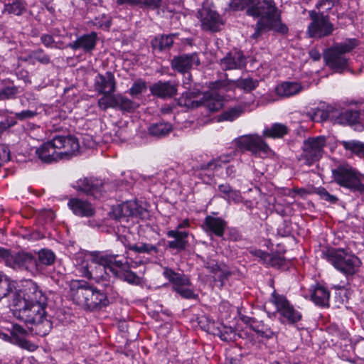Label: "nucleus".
I'll list each match as a JSON object with an SVG mask.
<instances>
[{"instance_id": "13d9d810", "label": "nucleus", "mask_w": 364, "mask_h": 364, "mask_svg": "<svg viewBox=\"0 0 364 364\" xmlns=\"http://www.w3.org/2000/svg\"><path fill=\"white\" fill-rule=\"evenodd\" d=\"M30 58H33L34 60L44 65H47L50 62L49 55L46 54L44 51L41 48L33 51L30 55Z\"/></svg>"}, {"instance_id": "a18cd8bd", "label": "nucleus", "mask_w": 364, "mask_h": 364, "mask_svg": "<svg viewBox=\"0 0 364 364\" xmlns=\"http://www.w3.org/2000/svg\"><path fill=\"white\" fill-rule=\"evenodd\" d=\"M117 107L122 110L127 111V112H132L137 107L136 103H134L131 100L128 99L127 97L122 95H117Z\"/></svg>"}, {"instance_id": "3c124183", "label": "nucleus", "mask_w": 364, "mask_h": 364, "mask_svg": "<svg viewBox=\"0 0 364 364\" xmlns=\"http://www.w3.org/2000/svg\"><path fill=\"white\" fill-rule=\"evenodd\" d=\"M18 93V87L15 85L5 87L0 90V100L15 98Z\"/></svg>"}, {"instance_id": "338daca9", "label": "nucleus", "mask_w": 364, "mask_h": 364, "mask_svg": "<svg viewBox=\"0 0 364 364\" xmlns=\"http://www.w3.org/2000/svg\"><path fill=\"white\" fill-rule=\"evenodd\" d=\"M41 43L47 48H53L55 40L53 36L49 34H43L41 36Z\"/></svg>"}, {"instance_id": "c756f323", "label": "nucleus", "mask_w": 364, "mask_h": 364, "mask_svg": "<svg viewBox=\"0 0 364 364\" xmlns=\"http://www.w3.org/2000/svg\"><path fill=\"white\" fill-rule=\"evenodd\" d=\"M27 331L18 324H14L11 329V342L24 349L33 351L37 346L26 338Z\"/></svg>"}, {"instance_id": "393cba45", "label": "nucleus", "mask_w": 364, "mask_h": 364, "mask_svg": "<svg viewBox=\"0 0 364 364\" xmlns=\"http://www.w3.org/2000/svg\"><path fill=\"white\" fill-rule=\"evenodd\" d=\"M149 90L154 96L159 98H171L177 94L178 84L173 81L159 80L150 86Z\"/></svg>"}, {"instance_id": "79ce46f5", "label": "nucleus", "mask_w": 364, "mask_h": 364, "mask_svg": "<svg viewBox=\"0 0 364 364\" xmlns=\"http://www.w3.org/2000/svg\"><path fill=\"white\" fill-rule=\"evenodd\" d=\"M260 2L261 0H240L241 9L245 10L247 15L250 16L259 18Z\"/></svg>"}, {"instance_id": "9d476101", "label": "nucleus", "mask_w": 364, "mask_h": 364, "mask_svg": "<svg viewBox=\"0 0 364 364\" xmlns=\"http://www.w3.org/2000/svg\"><path fill=\"white\" fill-rule=\"evenodd\" d=\"M259 19L273 26V31L285 34L288 28L283 23L281 17V11L277 8L274 0H262L259 7Z\"/></svg>"}, {"instance_id": "2eb2a0df", "label": "nucleus", "mask_w": 364, "mask_h": 364, "mask_svg": "<svg viewBox=\"0 0 364 364\" xmlns=\"http://www.w3.org/2000/svg\"><path fill=\"white\" fill-rule=\"evenodd\" d=\"M163 275L173 284V289L183 298L196 299L197 295L190 288L191 282L189 278L183 274L176 272L172 269L165 267Z\"/></svg>"}, {"instance_id": "f3484780", "label": "nucleus", "mask_w": 364, "mask_h": 364, "mask_svg": "<svg viewBox=\"0 0 364 364\" xmlns=\"http://www.w3.org/2000/svg\"><path fill=\"white\" fill-rule=\"evenodd\" d=\"M53 139L63 160H69L79 152L80 144L75 136L70 134H55Z\"/></svg>"}, {"instance_id": "4468645a", "label": "nucleus", "mask_w": 364, "mask_h": 364, "mask_svg": "<svg viewBox=\"0 0 364 364\" xmlns=\"http://www.w3.org/2000/svg\"><path fill=\"white\" fill-rule=\"evenodd\" d=\"M271 301L275 306L277 311L282 317V322L294 324L301 320V314L294 308L284 296L274 291L272 294Z\"/></svg>"}, {"instance_id": "473e14b6", "label": "nucleus", "mask_w": 364, "mask_h": 364, "mask_svg": "<svg viewBox=\"0 0 364 364\" xmlns=\"http://www.w3.org/2000/svg\"><path fill=\"white\" fill-rule=\"evenodd\" d=\"M168 237L174 238L173 240L168 242V247L171 249L177 250L178 251L184 250L186 248L188 241L187 237L188 232L186 231H179L178 230H169L167 232Z\"/></svg>"}, {"instance_id": "412c9836", "label": "nucleus", "mask_w": 364, "mask_h": 364, "mask_svg": "<svg viewBox=\"0 0 364 364\" xmlns=\"http://www.w3.org/2000/svg\"><path fill=\"white\" fill-rule=\"evenodd\" d=\"M203 30L210 32H217L221 29L223 24L220 15L215 11L203 8L198 11Z\"/></svg>"}, {"instance_id": "864d4df0", "label": "nucleus", "mask_w": 364, "mask_h": 364, "mask_svg": "<svg viewBox=\"0 0 364 364\" xmlns=\"http://www.w3.org/2000/svg\"><path fill=\"white\" fill-rule=\"evenodd\" d=\"M14 284L9 279H4L0 284V299L9 296L14 291Z\"/></svg>"}, {"instance_id": "aec40b11", "label": "nucleus", "mask_w": 364, "mask_h": 364, "mask_svg": "<svg viewBox=\"0 0 364 364\" xmlns=\"http://www.w3.org/2000/svg\"><path fill=\"white\" fill-rule=\"evenodd\" d=\"M17 303L47 306V297L36 283L27 281L23 289V297Z\"/></svg>"}, {"instance_id": "c85d7f7f", "label": "nucleus", "mask_w": 364, "mask_h": 364, "mask_svg": "<svg viewBox=\"0 0 364 364\" xmlns=\"http://www.w3.org/2000/svg\"><path fill=\"white\" fill-rule=\"evenodd\" d=\"M116 82L114 75L107 72L105 75L98 74L95 78V89L100 94H113Z\"/></svg>"}, {"instance_id": "49530a36", "label": "nucleus", "mask_w": 364, "mask_h": 364, "mask_svg": "<svg viewBox=\"0 0 364 364\" xmlns=\"http://www.w3.org/2000/svg\"><path fill=\"white\" fill-rule=\"evenodd\" d=\"M273 31V26H270V24L264 22L263 19H259L255 24V32L252 34L251 38L254 40H257L265 31Z\"/></svg>"}, {"instance_id": "4be33fe9", "label": "nucleus", "mask_w": 364, "mask_h": 364, "mask_svg": "<svg viewBox=\"0 0 364 364\" xmlns=\"http://www.w3.org/2000/svg\"><path fill=\"white\" fill-rule=\"evenodd\" d=\"M53 139L42 144L36 149V154L43 163L51 164L63 160L60 151L55 148Z\"/></svg>"}, {"instance_id": "e433bc0d", "label": "nucleus", "mask_w": 364, "mask_h": 364, "mask_svg": "<svg viewBox=\"0 0 364 364\" xmlns=\"http://www.w3.org/2000/svg\"><path fill=\"white\" fill-rule=\"evenodd\" d=\"M289 132L288 127L282 123H274L270 127L264 129L262 134L267 138H282Z\"/></svg>"}, {"instance_id": "de8ad7c7", "label": "nucleus", "mask_w": 364, "mask_h": 364, "mask_svg": "<svg viewBox=\"0 0 364 364\" xmlns=\"http://www.w3.org/2000/svg\"><path fill=\"white\" fill-rule=\"evenodd\" d=\"M273 31V26H270V24L264 22L263 19H259L255 24V32L252 34L251 38L254 40H257L265 31Z\"/></svg>"}, {"instance_id": "a211bd4d", "label": "nucleus", "mask_w": 364, "mask_h": 364, "mask_svg": "<svg viewBox=\"0 0 364 364\" xmlns=\"http://www.w3.org/2000/svg\"><path fill=\"white\" fill-rule=\"evenodd\" d=\"M112 214L116 219L119 220L129 217L143 219L147 215V211L136 200H128L114 208Z\"/></svg>"}, {"instance_id": "0eeeda50", "label": "nucleus", "mask_w": 364, "mask_h": 364, "mask_svg": "<svg viewBox=\"0 0 364 364\" xmlns=\"http://www.w3.org/2000/svg\"><path fill=\"white\" fill-rule=\"evenodd\" d=\"M355 46V40H349L328 48L323 56L326 65L337 72H342L348 68L346 54L350 52Z\"/></svg>"}, {"instance_id": "a19ab883", "label": "nucleus", "mask_w": 364, "mask_h": 364, "mask_svg": "<svg viewBox=\"0 0 364 364\" xmlns=\"http://www.w3.org/2000/svg\"><path fill=\"white\" fill-rule=\"evenodd\" d=\"M175 35H161L155 38L151 41V46L154 49H158L161 51L166 49H169L173 43V37Z\"/></svg>"}, {"instance_id": "8fccbe9b", "label": "nucleus", "mask_w": 364, "mask_h": 364, "mask_svg": "<svg viewBox=\"0 0 364 364\" xmlns=\"http://www.w3.org/2000/svg\"><path fill=\"white\" fill-rule=\"evenodd\" d=\"M92 23L93 25L97 28L108 31L112 25V17L106 14H102L95 18Z\"/></svg>"}, {"instance_id": "cd10ccee", "label": "nucleus", "mask_w": 364, "mask_h": 364, "mask_svg": "<svg viewBox=\"0 0 364 364\" xmlns=\"http://www.w3.org/2000/svg\"><path fill=\"white\" fill-rule=\"evenodd\" d=\"M230 84H232L235 87L246 92H250L258 87L259 81L252 77H240L236 80H229L226 78L224 80L215 82V87L218 88L225 87Z\"/></svg>"}, {"instance_id": "052dcab7", "label": "nucleus", "mask_w": 364, "mask_h": 364, "mask_svg": "<svg viewBox=\"0 0 364 364\" xmlns=\"http://www.w3.org/2000/svg\"><path fill=\"white\" fill-rule=\"evenodd\" d=\"M267 263H268L272 267L283 268L286 266V259L283 257L278 255H269Z\"/></svg>"}, {"instance_id": "39448f33", "label": "nucleus", "mask_w": 364, "mask_h": 364, "mask_svg": "<svg viewBox=\"0 0 364 364\" xmlns=\"http://www.w3.org/2000/svg\"><path fill=\"white\" fill-rule=\"evenodd\" d=\"M90 260L92 263L98 264L95 270H90L88 263L86 261H82L80 264L77 267L78 272L81 275L87 279H93L97 282L95 279L96 274H103L104 272H108V267L110 264H115L117 267H122L124 264L122 260H118L119 255L114 254H109L105 252L92 251L89 253Z\"/></svg>"}, {"instance_id": "c9c22d12", "label": "nucleus", "mask_w": 364, "mask_h": 364, "mask_svg": "<svg viewBox=\"0 0 364 364\" xmlns=\"http://www.w3.org/2000/svg\"><path fill=\"white\" fill-rule=\"evenodd\" d=\"M302 90V86L295 82H284L276 87V92L283 97H289L298 94Z\"/></svg>"}, {"instance_id": "9b49d317", "label": "nucleus", "mask_w": 364, "mask_h": 364, "mask_svg": "<svg viewBox=\"0 0 364 364\" xmlns=\"http://www.w3.org/2000/svg\"><path fill=\"white\" fill-rule=\"evenodd\" d=\"M326 144V137L323 136L309 137L304 140L299 161L305 165L311 166L322 157Z\"/></svg>"}, {"instance_id": "f704fd0d", "label": "nucleus", "mask_w": 364, "mask_h": 364, "mask_svg": "<svg viewBox=\"0 0 364 364\" xmlns=\"http://www.w3.org/2000/svg\"><path fill=\"white\" fill-rule=\"evenodd\" d=\"M55 260V255L50 250L42 249L38 252V259H36V275L43 274L45 268L52 265Z\"/></svg>"}, {"instance_id": "58836bf2", "label": "nucleus", "mask_w": 364, "mask_h": 364, "mask_svg": "<svg viewBox=\"0 0 364 364\" xmlns=\"http://www.w3.org/2000/svg\"><path fill=\"white\" fill-rule=\"evenodd\" d=\"M26 10L24 0H14L11 3L4 4L2 14L8 13L16 16H21Z\"/></svg>"}, {"instance_id": "f03ea898", "label": "nucleus", "mask_w": 364, "mask_h": 364, "mask_svg": "<svg viewBox=\"0 0 364 364\" xmlns=\"http://www.w3.org/2000/svg\"><path fill=\"white\" fill-rule=\"evenodd\" d=\"M71 291L73 301L86 310H100L109 303L107 292L98 290L85 281H73Z\"/></svg>"}, {"instance_id": "ea45409f", "label": "nucleus", "mask_w": 364, "mask_h": 364, "mask_svg": "<svg viewBox=\"0 0 364 364\" xmlns=\"http://www.w3.org/2000/svg\"><path fill=\"white\" fill-rule=\"evenodd\" d=\"M171 130L172 125L166 122L153 124L149 127V133L151 136L157 138H161L167 136Z\"/></svg>"}, {"instance_id": "f257e3e1", "label": "nucleus", "mask_w": 364, "mask_h": 364, "mask_svg": "<svg viewBox=\"0 0 364 364\" xmlns=\"http://www.w3.org/2000/svg\"><path fill=\"white\" fill-rule=\"evenodd\" d=\"M16 306V316L27 325L32 333L41 336L48 334L52 328V322L46 311L47 306L17 303Z\"/></svg>"}, {"instance_id": "c03bdc74", "label": "nucleus", "mask_w": 364, "mask_h": 364, "mask_svg": "<svg viewBox=\"0 0 364 364\" xmlns=\"http://www.w3.org/2000/svg\"><path fill=\"white\" fill-rule=\"evenodd\" d=\"M245 106L237 105L232 107L225 112L220 115V119L226 121H233L239 117L242 114L245 112Z\"/></svg>"}, {"instance_id": "bb28decb", "label": "nucleus", "mask_w": 364, "mask_h": 364, "mask_svg": "<svg viewBox=\"0 0 364 364\" xmlns=\"http://www.w3.org/2000/svg\"><path fill=\"white\" fill-rule=\"evenodd\" d=\"M201 227L207 234L222 237L227 228V222L220 217L207 215Z\"/></svg>"}, {"instance_id": "dca6fc26", "label": "nucleus", "mask_w": 364, "mask_h": 364, "mask_svg": "<svg viewBox=\"0 0 364 364\" xmlns=\"http://www.w3.org/2000/svg\"><path fill=\"white\" fill-rule=\"evenodd\" d=\"M36 258L31 253L18 252L11 253L7 267L16 270L26 271L33 276H36Z\"/></svg>"}, {"instance_id": "20e7f679", "label": "nucleus", "mask_w": 364, "mask_h": 364, "mask_svg": "<svg viewBox=\"0 0 364 364\" xmlns=\"http://www.w3.org/2000/svg\"><path fill=\"white\" fill-rule=\"evenodd\" d=\"M360 111L353 109L339 110L334 107H328L326 112L322 109H316L314 111L312 119L314 121L329 119L338 124L349 125L354 127L356 131H361L363 125L360 121Z\"/></svg>"}, {"instance_id": "774afa93", "label": "nucleus", "mask_w": 364, "mask_h": 364, "mask_svg": "<svg viewBox=\"0 0 364 364\" xmlns=\"http://www.w3.org/2000/svg\"><path fill=\"white\" fill-rule=\"evenodd\" d=\"M16 124V121L13 118H6L4 121L0 122V134Z\"/></svg>"}, {"instance_id": "7c9ffc66", "label": "nucleus", "mask_w": 364, "mask_h": 364, "mask_svg": "<svg viewBox=\"0 0 364 364\" xmlns=\"http://www.w3.org/2000/svg\"><path fill=\"white\" fill-rule=\"evenodd\" d=\"M311 300L321 307L329 306L330 291L323 285L316 284L309 289Z\"/></svg>"}, {"instance_id": "37998d69", "label": "nucleus", "mask_w": 364, "mask_h": 364, "mask_svg": "<svg viewBox=\"0 0 364 364\" xmlns=\"http://www.w3.org/2000/svg\"><path fill=\"white\" fill-rule=\"evenodd\" d=\"M98 106L102 110H106L108 108H117V95H114L113 94H103V96L98 100Z\"/></svg>"}, {"instance_id": "4d7b16f0", "label": "nucleus", "mask_w": 364, "mask_h": 364, "mask_svg": "<svg viewBox=\"0 0 364 364\" xmlns=\"http://www.w3.org/2000/svg\"><path fill=\"white\" fill-rule=\"evenodd\" d=\"M129 249L130 250H133L136 252H156L157 248L153 245L142 243L141 245H129Z\"/></svg>"}, {"instance_id": "423d86ee", "label": "nucleus", "mask_w": 364, "mask_h": 364, "mask_svg": "<svg viewBox=\"0 0 364 364\" xmlns=\"http://www.w3.org/2000/svg\"><path fill=\"white\" fill-rule=\"evenodd\" d=\"M335 181L352 191L364 193L363 176L348 164L338 165L332 170Z\"/></svg>"}, {"instance_id": "2f4dec72", "label": "nucleus", "mask_w": 364, "mask_h": 364, "mask_svg": "<svg viewBox=\"0 0 364 364\" xmlns=\"http://www.w3.org/2000/svg\"><path fill=\"white\" fill-rule=\"evenodd\" d=\"M68 205L75 215L80 217H91L95 214L94 208L87 200L73 198L69 200Z\"/></svg>"}, {"instance_id": "680f3d73", "label": "nucleus", "mask_w": 364, "mask_h": 364, "mask_svg": "<svg viewBox=\"0 0 364 364\" xmlns=\"http://www.w3.org/2000/svg\"><path fill=\"white\" fill-rule=\"evenodd\" d=\"M161 1L162 0H141L139 6L156 9L161 6Z\"/></svg>"}, {"instance_id": "bf43d9fd", "label": "nucleus", "mask_w": 364, "mask_h": 364, "mask_svg": "<svg viewBox=\"0 0 364 364\" xmlns=\"http://www.w3.org/2000/svg\"><path fill=\"white\" fill-rule=\"evenodd\" d=\"M146 90V85L144 81L137 80L134 82L129 89V93L133 97H136L141 93L145 92Z\"/></svg>"}, {"instance_id": "5701e85b", "label": "nucleus", "mask_w": 364, "mask_h": 364, "mask_svg": "<svg viewBox=\"0 0 364 364\" xmlns=\"http://www.w3.org/2000/svg\"><path fill=\"white\" fill-rule=\"evenodd\" d=\"M97 42V33L92 31L77 37L75 41L69 43L68 46L74 50H81L85 53H91L95 49Z\"/></svg>"}, {"instance_id": "b1692460", "label": "nucleus", "mask_w": 364, "mask_h": 364, "mask_svg": "<svg viewBox=\"0 0 364 364\" xmlns=\"http://www.w3.org/2000/svg\"><path fill=\"white\" fill-rule=\"evenodd\" d=\"M220 65L223 70L242 69L246 65V58L240 50H231L220 60Z\"/></svg>"}, {"instance_id": "09e8293b", "label": "nucleus", "mask_w": 364, "mask_h": 364, "mask_svg": "<svg viewBox=\"0 0 364 364\" xmlns=\"http://www.w3.org/2000/svg\"><path fill=\"white\" fill-rule=\"evenodd\" d=\"M273 31V26H270V24L264 22L263 19H259L255 24V32L252 34L251 38L254 40H257L265 31Z\"/></svg>"}, {"instance_id": "ddd939ff", "label": "nucleus", "mask_w": 364, "mask_h": 364, "mask_svg": "<svg viewBox=\"0 0 364 364\" xmlns=\"http://www.w3.org/2000/svg\"><path fill=\"white\" fill-rule=\"evenodd\" d=\"M235 144L240 149L248 151L257 157L266 156L271 151L269 145L258 134L240 136L235 139Z\"/></svg>"}, {"instance_id": "0e129e2a", "label": "nucleus", "mask_w": 364, "mask_h": 364, "mask_svg": "<svg viewBox=\"0 0 364 364\" xmlns=\"http://www.w3.org/2000/svg\"><path fill=\"white\" fill-rule=\"evenodd\" d=\"M223 198L227 200L228 202L232 201L235 203H239L242 201V196L239 191L232 190L228 197L223 196Z\"/></svg>"}, {"instance_id": "7ed1b4c3", "label": "nucleus", "mask_w": 364, "mask_h": 364, "mask_svg": "<svg viewBox=\"0 0 364 364\" xmlns=\"http://www.w3.org/2000/svg\"><path fill=\"white\" fill-rule=\"evenodd\" d=\"M322 257L346 277L355 274L362 264L356 255L343 248H328L323 251Z\"/></svg>"}, {"instance_id": "6e6d98bb", "label": "nucleus", "mask_w": 364, "mask_h": 364, "mask_svg": "<svg viewBox=\"0 0 364 364\" xmlns=\"http://www.w3.org/2000/svg\"><path fill=\"white\" fill-rule=\"evenodd\" d=\"M214 274L215 279L219 280L223 286L224 282L231 275V272L225 264H221Z\"/></svg>"}, {"instance_id": "4c0bfd02", "label": "nucleus", "mask_w": 364, "mask_h": 364, "mask_svg": "<svg viewBox=\"0 0 364 364\" xmlns=\"http://www.w3.org/2000/svg\"><path fill=\"white\" fill-rule=\"evenodd\" d=\"M338 144L343 146L346 151H350L359 158L364 160V142L357 140L339 141Z\"/></svg>"}, {"instance_id": "5fc2aeb1", "label": "nucleus", "mask_w": 364, "mask_h": 364, "mask_svg": "<svg viewBox=\"0 0 364 364\" xmlns=\"http://www.w3.org/2000/svg\"><path fill=\"white\" fill-rule=\"evenodd\" d=\"M218 334L221 340L228 342L235 339V331L232 327L223 326Z\"/></svg>"}, {"instance_id": "a878e982", "label": "nucleus", "mask_w": 364, "mask_h": 364, "mask_svg": "<svg viewBox=\"0 0 364 364\" xmlns=\"http://www.w3.org/2000/svg\"><path fill=\"white\" fill-rule=\"evenodd\" d=\"M199 64L200 60L196 53L176 56L171 63L172 69L181 73H187L193 65H198Z\"/></svg>"}, {"instance_id": "6e6552de", "label": "nucleus", "mask_w": 364, "mask_h": 364, "mask_svg": "<svg viewBox=\"0 0 364 364\" xmlns=\"http://www.w3.org/2000/svg\"><path fill=\"white\" fill-rule=\"evenodd\" d=\"M121 260L124 262L122 267H117L115 264H110L108 267V272L105 271L103 274H96L95 279H97V283H102L103 286L107 288L110 286L111 283L114 282L116 278H119L132 285L140 284L141 278L134 272L125 269L127 261L126 259Z\"/></svg>"}, {"instance_id": "6ab92c4d", "label": "nucleus", "mask_w": 364, "mask_h": 364, "mask_svg": "<svg viewBox=\"0 0 364 364\" xmlns=\"http://www.w3.org/2000/svg\"><path fill=\"white\" fill-rule=\"evenodd\" d=\"M106 184L97 178L85 177L76 181L74 186L77 191H82L95 198H100L105 191Z\"/></svg>"}, {"instance_id": "f8f14e48", "label": "nucleus", "mask_w": 364, "mask_h": 364, "mask_svg": "<svg viewBox=\"0 0 364 364\" xmlns=\"http://www.w3.org/2000/svg\"><path fill=\"white\" fill-rule=\"evenodd\" d=\"M309 15L311 22L308 26L306 34L310 38H321L332 34L334 26L330 21L328 15L314 10L309 11Z\"/></svg>"}, {"instance_id": "69168bd1", "label": "nucleus", "mask_w": 364, "mask_h": 364, "mask_svg": "<svg viewBox=\"0 0 364 364\" xmlns=\"http://www.w3.org/2000/svg\"><path fill=\"white\" fill-rule=\"evenodd\" d=\"M36 115V112L31 110H23L20 112L15 113V117L19 120L33 118Z\"/></svg>"}, {"instance_id": "603ef678", "label": "nucleus", "mask_w": 364, "mask_h": 364, "mask_svg": "<svg viewBox=\"0 0 364 364\" xmlns=\"http://www.w3.org/2000/svg\"><path fill=\"white\" fill-rule=\"evenodd\" d=\"M315 193L318 194L321 199L330 203L331 204H335L338 200V198L333 195L329 193L327 190L323 187L317 188L315 190Z\"/></svg>"}, {"instance_id": "1a4fd4ad", "label": "nucleus", "mask_w": 364, "mask_h": 364, "mask_svg": "<svg viewBox=\"0 0 364 364\" xmlns=\"http://www.w3.org/2000/svg\"><path fill=\"white\" fill-rule=\"evenodd\" d=\"M199 92L188 91L183 94L179 100L181 105L188 107L196 108L201 105L205 106L211 112L219 110L223 106V102L218 95H214L213 93L206 92L203 94V98L200 100H196Z\"/></svg>"}, {"instance_id": "e2e57ef3", "label": "nucleus", "mask_w": 364, "mask_h": 364, "mask_svg": "<svg viewBox=\"0 0 364 364\" xmlns=\"http://www.w3.org/2000/svg\"><path fill=\"white\" fill-rule=\"evenodd\" d=\"M333 4L331 0H320L316 5L318 12H323V11H329L332 9Z\"/></svg>"}, {"instance_id": "72a5a7b5", "label": "nucleus", "mask_w": 364, "mask_h": 364, "mask_svg": "<svg viewBox=\"0 0 364 364\" xmlns=\"http://www.w3.org/2000/svg\"><path fill=\"white\" fill-rule=\"evenodd\" d=\"M245 322L259 336L263 338L270 339L275 336V333L271 329V328L262 321H257L254 318H247Z\"/></svg>"}]
</instances>
